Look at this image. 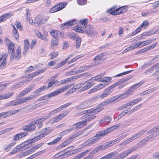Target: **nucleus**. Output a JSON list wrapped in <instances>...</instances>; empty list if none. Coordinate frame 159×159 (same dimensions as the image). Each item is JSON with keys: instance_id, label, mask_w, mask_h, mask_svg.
<instances>
[{"instance_id": "nucleus-1", "label": "nucleus", "mask_w": 159, "mask_h": 159, "mask_svg": "<svg viewBox=\"0 0 159 159\" xmlns=\"http://www.w3.org/2000/svg\"><path fill=\"white\" fill-rule=\"evenodd\" d=\"M52 131V130L49 128H46L40 130L37 133V134H38L37 136L35 137L34 139H31L25 142V143H22L17 146L12 151L11 153L14 154L20 152V149L23 147H25V148H26L27 147L26 145H28V144H31V143L32 142H34L42 139L50 133Z\"/></svg>"}, {"instance_id": "nucleus-2", "label": "nucleus", "mask_w": 159, "mask_h": 159, "mask_svg": "<svg viewBox=\"0 0 159 159\" xmlns=\"http://www.w3.org/2000/svg\"><path fill=\"white\" fill-rule=\"evenodd\" d=\"M130 79V78L127 77L123 78L119 80L113 84L112 85L106 89L100 95L99 98L102 99L110 94L113 91L112 89L118 85H119L118 88L121 89L125 86L126 84H124V83L128 80Z\"/></svg>"}, {"instance_id": "nucleus-3", "label": "nucleus", "mask_w": 159, "mask_h": 159, "mask_svg": "<svg viewBox=\"0 0 159 159\" xmlns=\"http://www.w3.org/2000/svg\"><path fill=\"white\" fill-rule=\"evenodd\" d=\"M88 20L87 19L80 21L79 24L81 28L85 29V31L89 36L93 37L97 33V30L92 25H87Z\"/></svg>"}, {"instance_id": "nucleus-4", "label": "nucleus", "mask_w": 159, "mask_h": 159, "mask_svg": "<svg viewBox=\"0 0 159 159\" xmlns=\"http://www.w3.org/2000/svg\"><path fill=\"white\" fill-rule=\"evenodd\" d=\"M72 85V84L66 85L65 86L62 87L60 89H57L53 92L49 94L40 97L38 99V100L39 101H41L42 100H47L49 98H51L56 96L58 94L61 93L62 92L66 91L69 88H70Z\"/></svg>"}, {"instance_id": "nucleus-5", "label": "nucleus", "mask_w": 159, "mask_h": 159, "mask_svg": "<svg viewBox=\"0 0 159 159\" xmlns=\"http://www.w3.org/2000/svg\"><path fill=\"white\" fill-rule=\"evenodd\" d=\"M89 115H84L82 116L81 119H84L83 120L78 122L73 125V129H80L85 126L87 123L93 119V118H89Z\"/></svg>"}, {"instance_id": "nucleus-6", "label": "nucleus", "mask_w": 159, "mask_h": 159, "mask_svg": "<svg viewBox=\"0 0 159 159\" xmlns=\"http://www.w3.org/2000/svg\"><path fill=\"white\" fill-rule=\"evenodd\" d=\"M102 108H99L95 109H90L80 112L77 114V115H81L87 113V114L85 115H89V118L93 117L94 119L96 117V116H94V115L98 113L99 111L102 110Z\"/></svg>"}, {"instance_id": "nucleus-7", "label": "nucleus", "mask_w": 159, "mask_h": 159, "mask_svg": "<svg viewBox=\"0 0 159 159\" xmlns=\"http://www.w3.org/2000/svg\"><path fill=\"white\" fill-rule=\"evenodd\" d=\"M21 52L20 47H18L16 51H12L11 53L10 60L11 61L19 60L21 57Z\"/></svg>"}, {"instance_id": "nucleus-8", "label": "nucleus", "mask_w": 159, "mask_h": 159, "mask_svg": "<svg viewBox=\"0 0 159 159\" xmlns=\"http://www.w3.org/2000/svg\"><path fill=\"white\" fill-rule=\"evenodd\" d=\"M105 133L103 130L97 133L95 136L90 138L92 144L97 142L98 140L105 136Z\"/></svg>"}, {"instance_id": "nucleus-9", "label": "nucleus", "mask_w": 159, "mask_h": 159, "mask_svg": "<svg viewBox=\"0 0 159 159\" xmlns=\"http://www.w3.org/2000/svg\"><path fill=\"white\" fill-rule=\"evenodd\" d=\"M66 2L60 3L58 4L55 5L53 7L51 8L49 10V12L51 13H53L63 9L66 5Z\"/></svg>"}, {"instance_id": "nucleus-10", "label": "nucleus", "mask_w": 159, "mask_h": 159, "mask_svg": "<svg viewBox=\"0 0 159 159\" xmlns=\"http://www.w3.org/2000/svg\"><path fill=\"white\" fill-rule=\"evenodd\" d=\"M22 128L24 131L31 132L35 130L36 126L34 124L33 122H31L27 125L23 126Z\"/></svg>"}, {"instance_id": "nucleus-11", "label": "nucleus", "mask_w": 159, "mask_h": 159, "mask_svg": "<svg viewBox=\"0 0 159 159\" xmlns=\"http://www.w3.org/2000/svg\"><path fill=\"white\" fill-rule=\"evenodd\" d=\"M124 7L125 6L122 7L113 11L112 9H111L108 10V12L113 15H116L121 13H123L126 11L125 10V8H124Z\"/></svg>"}, {"instance_id": "nucleus-12", "label": "nucleus", "mask_w": 159, "mask_h": 159, "mask_svg": "<svg viewBox=\"0 0 159 159\" xmlns=\"http://www.w3.org/2000/svg\"><path fill=\"white\" fill-rule=\"evenodd\" d=\"M38 95H31L30 96L20 99L18 101L19 105L22 104L37 97Z\"/></svg>"}, {"instance_id": "nucleus-13", "label": "nucleus", "mask_w": 159, "mask_h": 159, "mask_svg": "<svg viewBox=\"0 0 159 159\" xmlns=\"http://www.w3.org/2000/svg\"><path fill=\"white\" fill-rule=\"evenodd\" d=\"M104 56V53H102L98 55L95 58L93 59V61H96L95 64L92 65L93 66H95L97 64L101 63L104 60L103 58Z\"/></svg>"}, {"instance_id": "nucleus-14", "label": "nucleus", "mask_w": 159, "mask_h": 159, "mask_svg": "<svg viewBox=\"0 0 159 159\" xmlns=\"http://www.w3.org/2000/svg\"><path fill=\"white\" fill-rule=\"evenodd\" d=\"M34 86V84H33L30 86L29 87L26 88L25 90L22 91L20 93L18 94V97H21L27 94L33 90Z\"/></svg>"}, {"instance_id": "nucleus-15", "label": "nucleus", "mask_w": 159, "mask_h": 159, "mask_svg": "<svg viewBox=\"0 0 159 159\" xmlns=\"http://www.w3.org/2000/svg\"><path fill=\"white\" fill-rule=\"evenodd\" d=\"M157 44V43H155L148 47L145 48L143 49H141L140 50H139L137 52V54H139L145 52L151 49H152L156 46Z\"/></svg>"}, {"instance_id": "nucleus-16", "label": "nucleus", "mask_w": 159, "mask_h": 159, "mask_svg": "<svg viewBox=\"0 0 159 159\" xmlns=\"http://www.w3.org/2000/svg\"><path fill=\"white\" fill-rule=\"evenodd\" d=\"M155 40V39H149L146 41H144L139 43V44H136L137 48H141L143 46L147 45L150 43H151L152 42H154Z\"/></svg>"}, {"instance_id": "nucleus-17", "label": "nucleus", "mask_w": 159, "mask_h": 159, "mask_svg": "<svg viewBox=\"0 0 159 159\" xmlns=\"http://www.w3.org/2000/svg\"><path fill=\"white\" fill-rule=\"evenodd\" d=\"M76 22L77 21L75 20H70L62 24L61 27L62 29H63L66 28H67L68 26L74 25L75 24Z\"/></svg>"}, {"instance_id": "nucleus-18", "label": "nucleus", "mask_w": 159, "mask_h": 159, "mask_svg": "<svg viewBox=\"0 0 159 159\" xmlns=\"http://www.w3.org/2000/svg\"><path fill=\"white\" fill-rule=\"evenodd\" d=\"M7 57V55L6 54H3L2 56V57L0 58V68H2L6 65Z\"/></svg>"}, {"instance_id": "nucleus-19", "label": "nucleus", "mask_w": 159, "mask_h": 159, "mask_svg": "<svg viewBox=\"0 0 159 159\" xmlns=\"http://www.w3.org/2000/svg\"><path fill=\"white\" fill-rule=\"evenodd\" d=\"M67 113H62L57 116L55 118H53L51 120V124H53L60 120L64 117Z\"/></svg>"}, {"instance_id": "nucleus-20", "label": "nucleus", "mask_w": 159, "mask_h": 159, "mask_svg": "<svg viewBox=\"0 0 159 159\" xmlns=\"http://www.w3.org/2000/svg\"><path fill=\"white\" fill-rule=\"evenodd\" d=\"M147 131V130H143L142 131L138 133H137L134 134L129 139L131 141V142L134 140H135L137 138L141 136L143 134L146 132Z\"/></svg>"}, {"instance_id": "nucleus-21", "label": "nucleus", "mask_w": 159, "mask_h": 159, "mask_svg": "<svg viewBox=\"0 0 159 159\" xmlns=\"http://www.w3.org/2000/svg\"><path fill=\"white\" fill-rule=\"evenodd\" d=\"M27 83L26 80H23V81L17 82L16 84H14L12 87L11 89H17L22 85H23L24 84Z\"/></svg>"}, {"instance_id": "nucleus-22", "label": "nucleus", "mask_w": 159, "mask_h": 159, "mask_svg": "<svg viewBox=\"0 0 159 159\" xmlns=\"http://www.w3.org/2000/svg\"><path fill=\"white\" fill-rule=\"evenodd\" d=\"M27 134L28 133L26 132H23L19 133L15 135L14 139L15 141L18 140L26 136Z\"/></svg>"}, {"instance_id": "nucleus-23", "label": "nucleus", "mask_w": 159, "mask_h": 159, "mask_svg": "<svg viewBox=\"0 0 159 159\" xmlns=\"http://www.w3.org/2000/svg\"><path fill=\"white\" fill-rule=\"evenodd\" d=\"M19 111V110H16L8 112H2V116H4V117H6L7 116H10L15 114Z\"/></svg>"}, {"instance_id": "nucleus-24", "label": "nucleus", "mask_w": 159, "mask_h": 159, "mask_svg": "<svg viewBox=\"0 0 159 159\" xmlns=\"http://www.w3.org/2000/svg\"><path fill=\"white\" fill-rule=\"evenodd\" d=\"M120 125L119 124L115 125L114 126H112L108 128V129L106 130H103V132H104L105 133H106L105 134V135H106L109 132H111V131L114 130V129H116L117 128L120 126Z\"/></svg>"}, {"instance_id": "nucleus-25", "label": "nucleus", "mask_w": 159, "mask_h": 159, "mask_svg": "<svg viewBox=\"0 0 159 159\" xmlns=\"http://www.w3.org/2000/svg\"><path fill=\"white\" fill-rule=\"evenodd\" d=\"M133 92V91L129 88V89L125 91L123 94L119 96V97L120 98V99H124L127 98L128 95H131Z\"/></svg>"}, {"instance_id": "nucleus-26", "label": "nucleus", "mask_w": 159, "mask_h": 159, "mask_svg": "<svg viewBox=\"0 0 159 159\" xmlns=\"http://www.w3.org/2000/svg\"><path fill=\"white\" fill-rule=\"evenodd\" d=\"M79 149H78L77 150L76 149L72 151H70V150H68V151L65 152L64 154V157H67L71 155L77 153L79 152Z\"/></svg>"}, {"instance_id": "nucleus-27", "label": "nucleus", "mask_w": 159, "mask_h": 159, "mask_svg": "<svg viewBox=\"0 0 159 159\" xmlns=\"http://www.w3.org/2000/svg\"><path fill=\"white\" fill-rule=\"evenodd\" d=\"M89 105H88L87 102H84L79 105L77 106V109L78 110H83L85 108H86L89 106Z\"/></svg>"}, {"instance_id": "nucleus-28", "label": "nucleus", "mask_w": 159, "mask_h": 159, "mask_svg": "<svg viewBox=\"0 0 159 159\" xmlns=\"http://www.w3.org/2000/svg\"><path fill=\"white\" fill-rule=\"evenodd\" d=\"M92 67V66H82L79 68H76L77 73H79L84 71L85 70L91 68Z\"/></svg>"}, {"instance_id": "nucleus-29", "label": "nucleus", "mask_w": 159, "mask_h": 159, "mask_svg": "<svg viewBox=\"0 0 159 159\" xmlns=\"http://www.w3.org/2000/svg\"><path fill=\"white\" fill-rule=\"evenodd\" d=\"M11 16V13H7L1 16H0V22H3Z\"/></svg>"}, {"instance_id": "nucleus-30", "label": "nucleus", "mask_w": 159, "mask_h": 159, "mask_svg": "<svg viewBox=\"0 0 159 159\" xmlns=\"http://www.w3.org/2000/svg\"><path fill=\"white\" fill-rule=\"evenodd\" d=\"M24 48L23 53L25 54L29 48L30 44L28 40H25L24 41Z\"/></svg>"}, {"instance_id": "nucleus-31", "label": "nucleus", "mask_w": 159, "mask_h": 159, "mask_svg": "<svg viewBox=\"0 0 159 159\" xmlns=\"http://www.w3.org/2000/svg\"><path fill=\"white\" fill-rule=\"evenodd\" d=\"M94 85L93 82L88 83L86 85L83 86L80 89L82 91H84L91 88Z\"/></svg>"}, {"instance_id": "nucleus-32", "label": "nucleus", "mask_w": 159, "mask_h": 159, "mask_svg": "<svg viewBox=\"0 0 159 159\" xmlns=\"http://www.w3.org/2000/svg\"><path fill=\"white\" fill-rule=\"evenodd\" d=\"M116 154V152H111L102 158L103 159H110L115 156Z\"/></svg>"}, {"instance_id": "nucleus-33", "label": "nucleus", "mask_w": 159, "mask_h": 159, "mask_svg": "<svg viewBox=\"0 0 159 159\" xmlns=\"http://www.w3.org/2000/svg\"><path fill=\"white\" fill-rule=\"evenodd\" d=\"M47 89L46 85H44L42 87L38 89H37L34 92V94L33 95H38L37 97L39 96L40 95L39 93Z\"/></svg>"}, {"instance_id": "nucleus-34", "label": "nucleus", "mask_w": 159, "mask_h": 159, "mask_svg": "<svg viewBox=\"0 0 159 159\" xmlns=\"http://www.w3.org/2000/svg\"><path fill=\"white\" fill-rule=\"evenodd\" d=\"M143 83V82L141 81L137 84H135L131 86L130 88V89L133 91V92L134 91V90L140 87L142 85Z\"/></svg>"}, {"instance_id": "nucleus-35", "label": "nucleus", "mask_w": 159, "mask_h": 159, "mask_svg": "<svg viewBox=\"0 0 159 159\" xmlns=\"http://www.w3.org/2000/svg\"><path fill=\"white\" fill-rule=\"evenodd\" d=\"M127 155L125 151L118 154L116 157V159H123L127 156Z\"/></svg>"}, {"instance_id": "nucleus-36", "label": "nucleus", "mask_w": 159, "mask_h": 159, "mask_svg": "<svg viewBox=\"0 0 159 159\" xmlns=\"http://www.w3.org/2000/svg\"><path fill=\"white\" fill-rule=\"evenodd\" d=\"M49 118V116H44L43 117L41 118L39 120H35L32 122L34 123V124H36L38 125L40 121H43L45 120H46L48 118Z\"/></svg>"}, {"instance_id": "nucleus-37", "label": "nucleus", "mask_w": 159, "mask_h": 159, "mask_svg": "<svg viewBox=\"0 0 159 159\" xmlns=\"http://www.w3.org/2000/svg\"><path fill=\"white\" fill-rule=\"evenodd\" d=\"M137 46H136V44H132L131 46L127 47L123 52V53H125L127 52L128 51H131L135 48H137Z\"/></svg>"}, {"instance_id": "nucleus-38", "label": "nucleus", "mask_w": 159, "mask_h": 159, "mask_svg": "<svg viewBox=\"0 0 159 159\" xmlns=\"http://www.w3.org/2000/svg\"><path fill=\"white\" fill-rule=\"evenodd\" d=\"M19 103H18V100H13L10 101L8 103L6 104V106H16L17 105H19Z\"/></svg>"}, {"instance_id": "nucleus-39", "label": "nucleus", "mask_w": 159, "mask_h": 159, "mask_svg": "<svg viewBox=\"0 0 159 159\" xmlns=\"http://www.w3.org/2000/svg\"><path fill=\"white\" fill-rule=\"evenodd\" d=\"M12 26L13 28V33L14 35V36L15 38L17 39L19 38V34L18 33L17 30L16 29L15 25H12Z\"/></svg>"}, {"instance_id": "nucleus-40", "label": "nucleus", "mask_w": 159, "mask_h": 159, "mask_svg": "<svg viewBox=\"0 0 159 159\" xmlns=\"http://www.w3.org/2000/svg\"><path fill=\"white\" fill-rule=\"evenodd\" d=\"M36 35L39 38L45 41H48V39L44 36L42 35L39 31H38L36 33Z\"/></svg>"}, {"instance_id": "nucleus-41", "label": "nucleus", "mask_w": 159, "mask_h": 159, "mask_svg": "<svg viewBox=\"0 0 159 159\" xmlns=\"http://www.w3.org/2000/svg\"><path fill=\"white\" fill-rule=\"evenodd\" d=\"M142 98L140 97L139 98H137L134 99V100H132L130 101V103L131 104V106L134 105L140 101H142Z\"/></svg>"}, {"instance_id": "nucleus-42", "label": "nucleus", "mask_w": 159, "mask_h": 159, "mask_svg": "<svg viewBox=\"0 0 159 159\" xmlns=\"http://www.w3.org/2000/svg\"><path fill=\"white\" fill-rule=\"evenodd\" d=\"M34 23H36L39 25L42 24L41 16L39 15L35 17L34 20Z\"/></svg>"}, {"instance_id": "nucleus-43", "label": "nucleus", "mask_w": 159, "mask_h": 159, "mask_svg": "<svg viewBox=\"0 0 159 159\" xmlns=\"http://www.w3.org/2000/svg\"><path fill=\"white\" fill-rule=\"evenodd\" d=\"M14 44L13 43H11V44H10V45L8 46V51L9 54L12 52V51L13 52L15 51L14 49Z\"/></svg>"}, {"instance_id": "nucleus-44", "label": "nucleus", "mask_w": 159, "mask_h": 159, "mask_svg": "<svg viewBox=\"0 0 159 159\" xmlns=\"http://www.w3.org/2000/svg\"><path fill=\"white\" fill-rule=\"evenodd\" d=\"M107 85V84L106 83H101L95 86V88L97 90H98L99 89H102L103 87H105V86Z\"/></svg>"}, {"instance_id": "nucleus-45", "label": "nucleus", "mask_w": 159, "mask_h": 159, "mask_svg": "<svg viewBox=\"0 0 159 159\" xmlns=\"http://www.w3.org/2000/svg\"><path fill=\"white\" fill-rule=\"evenodd\" d=\"M45 151L44 150H42V151H39L35 154L31 156L30 157H29L30 159H33L39 155L41 154L42 153L44 152Z\"/></svg>"}, {"instance_id": "nucleus-46", "label": "nucleus", "mask_w": 159, "mask_h": 159, "mask_svg": "<svg viewBox=\"0 0 159 159\" xmlns=\"http://www.w3.org/2000/svg\"><path fill=\"white\" fill-rule=\"evenodd\" d=\"M111 79V77H106L102 78V82L103 83H106L107 84V85L109 84V81Z\"/></svg>"}, {"instance_id": "nucleus-47", "label": "nucleus", "mask_w": 159, "mask_h": 159, "mask_svg": "<svg viewBox=\"0 0 159 159\" xmlns=\"http://www.w3.org/2000/svg\"><path fill=\"white\" fill-rule=\"evenodd\" d=\"M61 139L62 137H58L57 139H54L53 141H52L51 142L48 143V145H54L57 143L60 140H61Z\"/></svg>"}, {"instance_id": "nucleus-48", "label": "nucleus", "mask_w": 159, "mask_h": 159, "mask_svg": "<svg viewBox=\"0 0 159 159\" xmlns=\"http://www.w3.org/2000/svg\"><path fill=\"white\" fill-rule=\"evenodd\" d=\"M81 39L79 38L76 39V49L79 48L80 47L81 45Z\"/></svg>"}, {"instance_id": "nucleus-49", "label": "nucleus", "mask_w": 159, "mask_h": 159, "mask_svg": "<svg viewBox=\"0 0 159 159\" xmlns=\"http://www.w3.org/2000/svg\"><path fill=\"white\" fill-rule=\"evenodd\" d=\"M58 43V39L56 38H54L52 39L51 40V46L54 47V46L57 45Z\"/></svg>"}, {"instance_id": "nucleus-50", "label": "nucleus", "mask_w": 159, "mask_h": 159, "mask_svg": "<svg viewBox=\"0 0 159 159\" xmlns=\"http://www.w3.org/2000/svg\"><path fill=\"white\" fill-rule=\"evenodd\" d=\"M111 120V118L109 117H104L102 119L100 122L106 121L107 122V124H109Z\"/></svg>"}, {"instance_id": "nucleus-51", "label": "nucleus", "mask_w": 159, "mask_h": 159, "mask_svg": "<svg viewBox=\"0 0 159 159\" xmlns=\"http://www.w3.org/2000/svg\"><path fill=\"white\" fill-rule=\"evenodd\" d=\"M34 151H35L34 150V148H31L30 149H29L27 151L24 152L23 154V155L24 156H26L30 154Z\"/></svg>"}, {"instance_id": "nucleus-52", "label": "nucleus", "mask_w": 159, "mask_h": 159, "mask_svg": "<svg viewBox=\"0 0 159 159\" xmlns=\"http://www.w3.org/2000/svg\"><path fill=\"white\" fill-rule=\"evenodd\" d=\"M35 76L33 72L29 74L28 75V78L26 80V81H27V83L30 81Z\"/></svg>"}, {"instance_id": "nucleus-53", "label": "nucleus", "mask_w": 159, "mask_h": 159, "mask_svg": "<svg viewBox=\"0 0 159 159\" xmlns=\"http://www.w3.org/2000/svg\"><path fill=\"white\" fill-rule=\"evenodd\" d=\"M35 76L33 72L29 74L28 75V78L26 80V81H27V83L30 81Z\"/></svg>"}, {"instance_id": "nucleus-54", "label": "nucleus", "mask_w": 159, "mask_h": 159, "mask_svg": "<svg viewBox=\"0 0 159 159\" xmlns=\"http://www.w3.org/2000/svg\"><path fill=\"white\" fill-rule=\"evenodd\" d=\"M49 17L48 16H41V19L42 24L45 23L48 20Z\"/></svg>"}, {"instance_id": "nucleus-55", "label": "nucleus", "mask_w": 159, "mask_h": 159, "mask_svg": "<svg viewBox=\"0 0 159 159\" xmlns=\"http://www.w3.org/2000/svg\"><path fill=\"white\" fill-rule=\"evenodd\" d=\"M82 56H81L80 55H78L76 57H75L71 59L70 60L69 62L68 63V64H69L70 63H73L74 62H75L79 58H80Z\"/></svg>"}, {"instance_id": "nucleus-56", "label": "nucleus", "mask_w": 159, "mask_h": 159, "mask_svg": "<svg viewBox=\"0 0 159 159\" xmlns=\"http://www.w3.org/2000/svg\"><path fill=\"white\" fill-rule=\"evenodd\" d=\"M133 71V70H129L128 71H126L125 72H123V73H121L120 74H118V75H115L114 77H119V76H123V75H125L127 74H128L130 73V72H132Z\"/></svg>"}, {"instance_id": "nucleus-57", "label": "nucleus", "mask_w": 159, "mask_h": 159, "mask_svg": "<svg viewBox=\"0 0 159 159\" xmlns=\"http://www.w3.org/2000/svg\"><path fill=\"white\" fill-rule=\"evenodd\" d=\"M118 98L120 99V98L119 97V96H116L113 97L111 98H110L109 99H108L107 100H108L109 103H110L113 102L116 99Z\"/></svg>"}, {"instance_id": "nucleus-58", "label": "nucleus", "mask_w": 159, "mask_h": 159, "mask_svg": "<svg viewBox=\"0 0 159 159\" xmlns=\"http://www.w3.org/2000/svg\"><path fill=\"white\" fill-rule=\"evenodd\" d=\"M131 141L130 139L129 138L128 139H126L124 142L122 143H120L119 146H123L125 145H126L129 143H130L131 142Z\"/></svg>"}, {"instance_id": "nucleus-59", "label": "nucleus", "mask_w": 159, "mask_h": 159, "mask_svg": "<svg viewBox=\"0 0 159 159\" xmlns=\"http://www.w3.org/2000/svg\"><path fill=\"white\" fill-rule=\"evenodd\" d=\"M14 94L13 92H8L5 93H4L5 98L6 99H7L13 96Z\"/></svg>"}, {"instance_id": "nucleus-60", "label": "nucleus", "mask_w": 159, "mask_h": 159, "mask_svg": "<svg viewBox=\"0 0 159 159\" xmlns=\"http://www.w3.org/2000/svg\"><path fill=\"white\" fill-rule=\"evenodd\" d=\"M92 80L94 81H97L98 82H102V78H100L98 75L89 79V80Z\"/></svg>"}, {"instance_id": "nucleus-61", "label": "nucleus", "mask_w": 159, "mask_h": 159, "mask_svg": "<svg viewBox=\"0 0 159 159\" xmlns=\"http://www.w3.org/2000/svg\"><path fill=\"white\" fill-rule=\"evenodd\" d=\"M76 70V68L72 70H71L70 71L67 72L66 73V75H74L76 73H77V71Z\"/></svg>"}, {"instance_id": "nucleus-62", "label": "nucleus", "mask_w": 159, "mask_h": 159, "mask_svg": "<svg viewBox=\"0 0 159 159\" xmlns=\"http://www.w3.org/2000/svg\"><path fill=\"white\" fill-rule=\"evenodd\" d=\"M142 106V104H140L139 105L136 106L132 110L129 112L130 114H131L134 112L137 111Z\"/></svg>"}, {"instance_id": "nucleus-63", "label": "nucleus", "mask_w": 159, "mask_h": 159, "mask_svg": "<svg viewBox=\"0 0 159 159\" xmlns=\"http://www.w3.org/2000/svg\"><path fill=\"white\" fill-rule=\"evenodd\" d=\"M60 81L61 82L60 83L62 84H65L71 82L69 78H67L66 80H61Z\"/></svg>"}, {"instance_id": "nucleus-64", "label": "nucleus", "mask_w": 159, "mask_h": 159, "mask_svg": "<svg viewBox=\"0 0 159 159\" xmlns=\"http://www.w3.org/2000/svg\"><path fill=\"white\" fill-rule=\"evenodd\" d=\"M154 70H156L157 71H159V62L155 64L153 66H152Z\"/></svg>"}]
</instances>
